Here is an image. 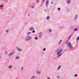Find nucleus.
Instances as JSON below:
<instances>
[{"label":"nucleus","instance_id":"obj_14","mask_svg":"<svg viewBox=\"0 0 79 79\" xmlns=\"http://www.w3.org/2000/svg\"><path fill=\"white\" fill-rule=\"evenodd\" d=\"M36 73L37 74H40V72H39V71H37Z\"/></svg>","mask_w":79,"mask_h":79},{"label":"nucleus","instance_id":"obj_20","mask_svg":"<svg viewBox=\"0 0 79 79\" xmlns=\"http://www.w3.org/2000/svg\"><path fill=\"white\" fill-rule=\"evenodd\" d=\"M49 32H52V30L50 29H49Z\"/></svg>","mask_w":79,"mask_h":79},{"label":"nucleus","instance_id":"obj_12","mask_svg":"<svg viewBox=\"0 0 79 79\" xmlns=\"http://www.w3.org/2000/svg\"><path fill=\"white\" fill-rule=\"evenodd\" d=\"M34 29V28L32 27H31L30 28L29 30L30 31H32Z\"/></svg>","mask_w":79,"mask_h":79},{"label":"nucleus","instance_id":"obj_19","mask_svg":"<svg viewBox=\"0 0 79 79\" xmlns=\"http://www.w3.org/2000/svg\"><path fill=\"white\" fill-rule=\"evenodd\" d=\"M35 40H38V38L37 37H35Z\"/></svg>","mask_w":79,"mask_h":79},{"label":"nucleus","instance_id":"obj_8","mask_svg":"<svg viewBox=\"0 0 79 79\" xmlns=\"http://www.w3.org/2000/svg\"><path fill=\"white\" fill-rule=\"evenodd\" d=\"M42 32H40L39 33V37L40 38L41 37H42Z\"/></svg>","mask_w":79,"mask_h":79},{"label":"nucleus","instance_id":"obj_41","mask_svg":"<svg viewBox=\"0 0 79 79\" xmlns=\"http://www.w3.org/2000/svg\"><path fill=\"white\" fill-rule=\"evenodd\" d=\"M59 45H60V42H59Z\"/></svg>","mask_w":79,"mask_h":79},{"label":"nucleus","instance_id":"obj_28","mask_svg":"<svg viewBox=\"0 0 79 79\" xmlns=\"http://www.w3.org/2000/svg\"><path fill=\"white\" fill-rule=\"evenodd\" d=\"M67 11H69V9H67Z\"/></svg>","mask_w":79,"mask_h":79},{"label":"nucleus","instance_id":"obj_4","mask_svg":"<svg viewBox=\"0 0 79 79\" xmlns=\"http://www.w3.org/2000/svg\"><path fill=\"white\" fill-rule=\"evenodd\" d=\"M49 3V1L48 0H47L46 1V6L47 7L48 6V4Z\"/></svg>","mask_w":79,"mask_h":79},{"label":"nucleus","instance_id":"obj_6","mask_svg":"<svg viewBox=\"0 0 79 79\" xmlns=\"http://www.w3.org/2000/svg\"><path fill=\"white\" fill-rule=\"evenodd\" d=\"M66 3L68 4H70L71 3V0H67L66 1Z\"/></svg>","mask_w":79,"mask_h":79},{"label":"nucleus","instance_id":"obj_33","mask_svg":"<svg viewBox=\"0 0 79 79\" xmlns=\"http://www.w3.org/2000/svg\"><path fill=\"white\" fill-rule=\"evenodd\" d=\"M57 78L58 79H59V78H60V77H59V76H57Z\"/></svg>","mask_w":79,"mask_h":79},{"label":"nucleus","instance_id":"obj_21","mask_svg":"<svg viewBox=\"0 0 79 79\" xmlns=\"http://www.w3.org/2000/svg\"><path fill=\"white\" fill-rule=\"evenodd\" d=\"M12 68L11 66H10L8 67V68Z\"/></svg>","mask_w":79,"mask_h":79},{"label":"nucleus","instance_id":"obj_30","mask_svg":"<svg viewBox=\"0 0 79 79\" xmlns=\"http://www.w3.org/2000/svg\"><path fill=\"white\" fill-rule=\"evenodd\" d=\"M47 79H51L50 78V77H47Z\"/></svg>","mask_w":79,"mask_h":79},{"label":"nucleus","instance_id":"obj_22","mask_svg":"<svg viewBox=\"0 0 79 79\" xmlns=\"http://www.w3.org/2000/svg\"><path fill=\"white\" fill-rule=\"evenodd\" d=\"M35 30H33V31H32V33H35Z\"/></svg>","mask_w":79,"mask_h":79},{"label":"nucleus","instance_id":"obj_1","mask_svg":"<svg viewBox=\"0 0 79 79\" xmlns=\"http://www.w3.org/2000/svg\"><path fill=\"white\" fill-rule=\"evenodd\" d=\"M59 50L60 49H58L56 52V53H57V52H58L56 54L57 58L60 57L62 55V53H61L62 52H63V49H60L59 51Z\"/></svg>","mask_w":79,"mask_h":79},{"label":"nucleus","instance_id":"obj_7","mask_svg":"<svg viewBox=\"0 0 79 79\" xmlns=\"http://www.w3.org/2000/svg\"><path fill=\"white\" fill-rule=\"evenodd\" d=\"M77 18H78V16H77V15H76V16L74 18V19L75 20H76V19H77Z\"/></svg>","mask_w":79,"mask_h":79},{"label":"nucleus","instance_id":"obj_5","mask_svg":"<svg viewBox=\"0 0 79 79\" xmlns=\"http://www.w3.org/2000/svg\"><path fill=\"white\" fill-rule=\"evenodd\" d=\"M14 53H15V52H12L10 54H8V56H12V55H13V54H14Z\"/></svg>","mask_w":79,"mask_h":79},{"label":"nucleus","instance_id":"obj_15","mask_svg":"<svg viewBox=\"0 0 79 79\" xmlns=\"http://www.w3.org/2000/svg\"><path fill=\"white\" fill-rule=\"evenodd\" d=\"M19 57L18 56H17L16 57H15V59L16 60H18V59H19Z\"/></svg>","mask_w":79,"mask_h":79},{"label":"nucleus","instance_id":"obj_34","mask_svg":"<svg viewBox=\"0 0 79 79\" xmlns=\"http://www.w3.org/2000/svg\"><path fill=\"white\" fill-rule=\"evenodd\" d=\"M62 42V40H60V41L59 42Z\"/></svg>","mask_w":79,"mask_h":79},{"label":"nucleus","instance_id":"obj_29","mask_svg":"<svg viewBox=\"0 0 79 79\" xmlns=\"http://www.w3.org/2000/svg\"><path fill=\"white\" fill-rule=\"evenodd\" d=\"M36 2H39V0H36Z\"/></svg>","mask_w":79,"mask_h":79},{"label":"nucleus","instance_id":"obj_11","mask_svg":"<svg viewBox=\"0 0 79 79\" xmlns=\"http://www.w3.org/2000/svg\"><path fill=\"white\" fill-rule=\"evenodd\" d=\"M61 65H60L58 67V68L57 69V70H58L59 69H60V68H61Z\"/></svg>","mask_w":79,"mask_h":79},{"label":"nucleus","instance_id":"obj_27","mask_svg":"<svg viewBox=\"0 0 79 79\" xmlns=\"http://www.w3.org/2000/svg\"><path fill=\"white\" fill-rule=\"evenodd\" d=\"M7 53H8V52H5V55H6L7 54Z\"/></svg>","mask_w":79,"mask_h":79},{"label":"nucleus","instance_id":"obj_3","mask_svg":"<svg viewBox=\"0 0 79 79\" xmlns=\"http://www.w3.org/2000/svg\"><path fill=\"white\" fill-rule=\"evenodd\" d=\"M32 39V37L31 36H27V38L25 39L26 41H28V40H31Z\"/></svg>","mask_w":79,"mask_h":79},{"label":"nucleus","instance_id":"obj_2","mask_svg":"<svg viewBox=\"0 0 79 79\" xmlns=\"http://www.w3.org/2000/svg\"><path fill=\"white\" fill-rule=\"evenodd\" d=\"M65 44H67V45L69 49H72L73 48V46H72L71 43L70 42H68V40L65 41Z\"/></svg>","mask_w":79,"mask_h":79},{"label":"nucleus","instance_id":"obj_9","mask_svg":"<svg viewBox=\"0 0 79 79\" xmlns=\"http://www.w3.org/2000/svg\"><path fill=\"white\" fill-rule=\"evenodd\" d=\"M17 49L19 51V52H21V51H22V50H21V49L19 48H17Z\"/></svg>","mask_w":79,"mask_h":79},{"label":"nucleus","instance_id":"obj_37","mask_svg":"<svg viewBox=\"0 0 79 79\" xmlns=\"http://www.w3.org/2000/svg\"><path fill=\"white\" fill-rule=\"evenodd\" d=\"M23 67H22V69H21V70H23Z\"/></svg>","mask_w":79,"mask_h":79},{"label":"nucleus","instance_id":"obj_18","mask_svg":"<svg viewBox=\"0 0 79 79\" xmlns=\"http://www.w3.org/2000/svg\"><path fill=\"white\" fill-rule=\"evenodd\" d=\"M0 6L1 7H2V8H3V4H2Z\"/></svg>","mask_w":79,"mask_h":79},{"label":"nucleus","instance_id":"obj_17","mask_svg":"<svg viewBox=\"0 0 79 79\" xmlns=\"http://www.w3.org/2000/svg\"><path fill=\"white\" fill-rule=\"evenodd\" d=\"M49 19H50V17L49 16L47 17V18L46 19H47V20H48Z\"/></svg>","mask_w":79,"mask_h":79},{"label":"nucleus","instance_id":"obj_32","mask_svg":"<svg viewBox=\"0 0 79 79\" xmlns=\"http://www.w3.org/2000/svg\"><path fill=\"white\" fill-rule=\"evenodd\" d=\"M68 39H71V37H70V36H69V37Z\"/></svg>","mask_w":79,"mask_h":79},{"label":"nucleus","instance_id":"obj_16","mask_svg":"<svg viewBox=\"0 0 79 79\" xmlns=\"http://www.w3.org/2000/svg\"><path fill=\"white\" fill-rule=\"evenodd\" d=\"M77 28H76L74 29V31H77Z\"/></svg>","mask_w":79,"mask_h":79},{"label":"nucleus","instance_id":"obj_36","mask_svg":"<svg viewBox=\"0 0 79 79\" xmlns=\"http://www.w3.org/2000/svg\"><path fill=\"white\" fill-rule=\"evenodd\" d=\"M6 32H8V31H9V30H6Z\"/></svg>","mask_w":79,"mask_h":79},{"label":"nucleus","instance_id":"obj_13","mask_svg":"<svg viewBox=\"0 0 79 79\" xmlns=\"http://www.w3.org/2000/svg\"><path fill=\"white\" fill-rule=\"evenodd\" d=\"M35 79V76H33L31 78H30V79Z\"/></svg>","mask_w":79,"mask_h":79},{"label":"nucleus","instance_id":"obj_38","mask_svg":"<svg viewBox=\"0 0 79 79\" xmlns=\"http://www.w3.org/2000/svg\"><path fill=\"white\" fill-rule=\"evenodd\" d=\"M51 3H52V4H53V3L52 2H51Z\"/></svg>","mask_w":79,"mask_h":79},{"label":"nucleus","instance_id":"obj_10","mask_svg":"<svg viewBox=\"0 0 79 79\" xmlns=\"http://www.w3.org/2000/svg\"><path fill=\"white\" fill-rule=\"evenodd\" d=\"M32 33L30 32V31H29V32H28L27 33V35H30V34H31V33Z\"/></svg>","mask_w":79,"mask_h":79},{"label":"nucleus","instance_id":"obj_42","mask_svg":"<svg viewBox=\"0 0 79 79\" xmlns=\"http://www.w3.org/2000/svg\"><path fill=\"white\" fill-rule=\"evenodd\" d=\"M28 15H29V14H28Z\"/></svg>","mask_w":79,"mask_h":79},{"label":"nucleus","instance_id":"obj_35","mask_svg":"<svg viewBox=\"0 0 79 79\" xmlns=\"http://www.w3.org/2000/svg\"><path fill=\"white\" fill-rule=\"evenodd\" d=\"M45 0H42V1L43 2H45Z\"/></svg>","mask_w":79,"mask_h":79},{"label":"nucleus","instance_id":"obj_40","mask_svg":"<svg viewBox=\"0 0 79 79\" xmlns=\"http://www.w3.org/2000/svg\"><path fill=\"white\" fill-rule=\"evenodd\" d=\"M31 8H34V6H32V7H31Z\"/></svg>","mask_w":79,"mask_h":79},{"label":"nucleus","instance_id":"obj_39","mask_svg":"<svg viewBox=\"0 0 79 79\" xmlns=\"http://www.w3.org/2000/svg\"><path fill=\"white\" fill-rule=\"evenodd\" d=\"M60 28H61V29H62V28H63V27H61Z\"/></svg>","mask_w":79,"mask_h":79},{"label":"nucleus","instance_id":"obj_23","mask_svg":"<svg viewBox=\"0 0 79 79\" xmlns=\"http://www.w3.org/2000/svg\"><path fill=\"white\" fill-rule=\"evenodd\" d=\"M79 39V36H78L77 39V40H78Z\"/></svg>","mask_w":79,"mask_h":79},{"label":"nucleus","instance_id":"obj_26","mask_svg":"<svg viewBox=\"0 0 79 79\" xmlns=\"http://www.w3.org/2000/svg\"><path fill=\"white\" fill-rule=\"evenodd\" d=\"M45 50H46V48H44L43 49V51H45Z\"/></svg>","mask_w":79,"mask_h":79},{"label":"nucleus","instance_id":"obj_31","mask_svg":"<svg viewBox=\"0 0 79 79\" xmlns=\"http://www.w3.org/2000/svg\"><path fill=\"white\" fill-rule=\"evenodd\" d=\"M72 36H73V34H72V35H70V37H72Z\"/></svg>","mask_w":79,"mask_h":79},{"label":"nucleus","instance_id":"obj_24","mask_svg":"<svg viewBox=\"0 0 79 79\" xmlns=\"http://www.w3.org/2000/svg\"><path fill=\"white\" fill-rule=\"evenodd\" d=\"M57 10L58 11H60V8H58Z\"/></svg>","mask_w":79,"mask_h":79},{"label":"nucleus","instance_id":"obj_25","mask_svg":"<svg viewBox=\"0 0 79 79\" xmlns=\"http://www.w3.org/2000/svg\"><path fill=\"white\" fill-rule=\"evenodd\" d=\"M74 76L75 77H77V74L75 75Z\"/></svg>","mask_w":79,"mask_h":79}]
</instances>
